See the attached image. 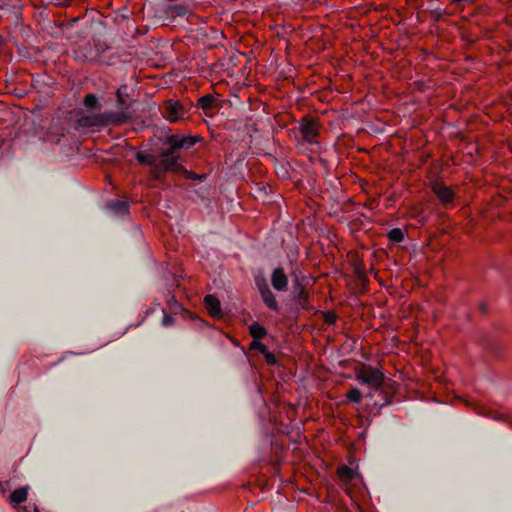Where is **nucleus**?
Returning <instances> with one entry per match:
<instances>
[{"instance_id": "1", "label": "nucleus", "mask_w": 512, "mask_h": 512, "mask_svg": "<svg viewBox=\"0 0 512 512\" xmlns=\"http://www.w3.org/2000/svg\"><path fill=\"white\" fill-rule=\"evenodd\" d=\"M148 163L153 166V174L155 177H159L162 172L166 171L176 173L184 171L179 161V156L176 155L175 151L171 148L162 152L156 162L149 161Z\"/></svg>"}, {"instance_id": "2", "label": "nucleus", "mask_w": 512, "mask_h": 512, "mask_svg": "<svg viewBox=\"0 0 512 512\" xmlns=\"http://www.w3.org/2000/svg\"><path fill=\"white\" fill-rule=\"evenodd\" d=\"M356 379L371 389L381 388L385 376L383 372L372 366H363L356 371Z\"/></svg>"}, {"instance_id": "3", "label": "nucleus", "mask_w": 512, "mask_h": 512, "mask_svg": "<svg viewBox=\"0 0 512 512\" xmlns=\"http://www.w3.org/2000/svg\"><path fill=\"white\" fill-rule=\"evenodd\" d=\"M188 108L178 100H167L162 106V114L171 123L185 119Z\"/></svg>"}, {"instance_id": "4", "label": "nucleus", "mask_w": 512, "mask_h": 512, "mask_svg": "<svg viewBox=\"0 0 512 512\" xmlns=\"http://www.w3.org/2000/svg\"><path fill=\"white\" fill-rule=\"evenodd\" d=\"M121 122V117L114 113H100L90 116H84L79 119V124L83 127L105 126L111 123Z\"/></svg>"}, {"instance_id": "5", "label": "nucleus", "mask_w": 512, "mask_h": 512, "mask_svg": "<svg viewBox=\"0 0 512 512\" xmlns=\"http://www.w3.org/2000/svg\"><path fill=\"white\" fill-rule=\"evenodd\" d=\"M74 58L83 62L98 61V52L97 50H94L93 45L90 42H85L75 48Z\"/></svg>"}, {"instance_id": "6", "label": "nucleus", "mask_w": 512, "mask_h": 512, "mask_svg": "<svg viewBox=\"0 0 512 512\" xmlns=\"http://www.w3.org/2000/svg\"><path fill=\"white\" fill-rule=\"evenodd\" d=\"M196 143V138L192 136H180L171 135L167 138V144H169L172 150L176 149H189Z\"/></svg>"}, {"instance_id": "7", "label": "nucleus", "mask_w": 512, "mask_h": 512, "mask_svg": "<svg viewBox=\"0 0 512 512\" xmlns=\"http://www.w3.org/2000/svg\"><path fill=\"white\" fill-rule=\"evenodd\" d=\"M300 130L305 140L313 142L318 134V124L312 119L304 118L300 124Z\"/></svg>"}, {"instance_id": "8", "label": "nucleus", "mask_w": 512, "mask_h": 512, "mask_svg": "<svg viewBox=\"0 0 512 512\" xmlns=\"http://www.w3.org/2000/svg\"><path fill=\"white\" fill-rule=\"evenodd\" d=\"M271 283L274 289L278 291H283L286 289L288 280L287 277L281 268H277L273 271L271 277Z\"/></svg>"}, {"instance_id": "9", "label": "nucleus", "mask_w": 512, "mask_h": 512, "mask_svg": "<svg viewBox=\"0 0 512 512\" xmlns=\"http://www.w3.org/2000/svg\"><path fill=\"white\" fill-rule=\"evenodd\" d=\"M204 303L209 314L214 318L221 316V305L219 300L213 295H207L204 298Z\"/></svg>"}, {"instance_id": "10", "label": "nucleus", "mask_w": 512, "mask_h": 512, "mask_svg": "<svg viewBox=\"0 0 512 512\" xmlns=\"http://www.w3.org/2000/svg\"><path fill=\"white\" fill-rule=\"evenodd\" d=\"M433 191L443 203H448L453 199V192L451 189L442 183H435L433 185Z\"/></svg>"}, {"instance_id": "11", "label": "nucleus", "mask_w": 512, "mask_h": 512, "mask_svg": "<svg viewBox=\"0 0 512 512\" xmlns=\"http://www.w3.org/2000/svg\"><path fill=\"white\" fill-rule=\"evenodd\" d=\"M28 495V487H21L15 489L10 495V503L19 505L26 501Z\"/></svg>"}, {"instance_id": "12", "label": "nucleus", "mask_w": 512, "mask_h": 512, "mask_svg": "<svg viewBox=\"0 0 512 512\" xmlns=\"http://www.w3.org/2000/svg\"><path fill=\"white\" fill-rule=\"evenodd\" d=\"M262 299L264 303L272 310L277 311L278 310V303L275 299V296L273 293L269 290V288L264 287L263 289H260Z\"/></svg>"}, {"instance_id": "13", "label": "nucleus", "mask_w": 512, "mask_h": 512, "mask_svg": "<svg viewBox=\"0 0 512 512\" xmlns=\"http://www.w3.org/2000/svg\"><path fill=\"white\" fill-rule=\"evenodd\" d=\"M108 207L116 214L125 215L128 212V205L123 201H110Z\"/></svg>"}, {"instance_id": "14", "label": "nucleus", "mask_w": 512, "mask_h": 512, "mask_svg": "<svg viewBox=\"0 0 512 512\" xmlns=\"http://www.w3.org/2000/svg\"><path fill=\"white\" fill-rule=\"evenodd\" d=\"M249 332L254 340H259L266 335L265 328L258 323L251 324L249 327Z\"/></svg>"}, {"instance_id": "15", "label": "nucleus", "mask_w": 512, "mask_h": 512, "mask_svg": "<svg viewBox=\"0 0 512 512\" xmlns=\"http://www.w3.org/2000/svg\"><path fill=\"white\" fill-rule=\"evenodd\" d=\"M296 300L299 306L307 308L308 306V294L303 287L299 286L296 291Z\"/></svg>"}, {"instance_id": "16", "label": "nucleus", "mask_w": 512, "mask_h": 512, "mask_svg": "<svg viewBox=\"0 0 512 512\" xmlns=\"http://www.w3.org/2000/svg\"><path fill=\"white\" fill-rule=\"evenodd\" d=\"M214 102L215 99L212 95H205L199 98L198 105L205 111V113H207V111L212 109Z\"/></svg>"}, {"instance_id": "17", "label": "nucleus", "mask_w": 512, "mask_h": 512, "mask_svg": "<svg viewBox=\"0 0 512 512\" xmlns=\"http://www.w3.org/2000/svg\"><path fill=\"white\" fill-rule=\"evenodd\" d=\"M388 237L393 242H401L404 239V233L399 228H394L389 231Z\"/></svg>"}, {"instance_id": "18", "label": "nucleus", "mask_w": 512, "mask_h": 512, "mask_svg": "<svg viewBox=\"0 0 512 512\" xmlns=\"http://www.w3.org/2000/svg\"><path fill=\"white\" fill-rule=\"evenodd\" d=\"M346 397L350 402L359 403L362 398V394L359 389L353 388L348 391Z\"/></svg>"}, {"instance_id": "19", "label": "nucleus", "mask_w": 512, "mask_h": 512, "mask_svg": "<svg viewBox=\"0 0 512 512\" xmlns=\"http://www.w3.org/2000/svg\"><path fill=\"white\" fill-rule=\"evenodd\" d=\"M338 474L343 480H350L354 477V471L347 466L340 467L338 469Z\"/></svg>"}, {"instance_id": "20", "label": "nucleus", "mask_w": 512, "mask_h": 512, "mask_svg": "<svg viewBox=\"0 0 512 512\" xmlns=\"http://www.w3.org/2000/svg\"><path fill=\"white\" fill-rule=\"evenodd\" d=\"M98 104V101H97V98L95 95L93 94H88L85 96L84 98V105L87 107V108H94L96 107Z\"/></svg>"}, {"instance_id": "21", "label": "nucleus", "mask_w": 512, "mask_h": 512, "mask_svg": "<svg viewBox=\"0 0 512 512\" xmlns=\"http://www.w3.org/2000/svg\"><path fill=\"white\" fill-rule=\"evenodd\" d=\"M92 45H93L94 50H97V52H98V61H99L101 58V54L104 53L108 49V46L106 43L101 42V41H95L94 44H92Z\"/></svg>"}, {"instance_id": "22", "label": "nucleus", "mask_w": 512, "mask_h": 512, "mask_svg": "<svg viewBox=\"0 0 512 512\" xmlns=\"http://www.w3.org/2000/svg\"><path fill=\"white\" fill-rule=\"evenodd\" d=\"M173 323H174L173 317L168 314H164V316L162 318V325L167 327V326H171Z\"/></svg>"}, {"instance_id": "23", "label": "nucleus", "mask_w": 512, "mask_h": 512, "mask_svg": "<svg viewBox=\"0 0 512 512\" xmlns=\"http://www.w3.org/2000/svg\"><path fill=\"white\" fill-rule=\"evenodd\" d=\"M123 89L125 90L126 89V86L123 87ZM117 98H118V101L121 103V104H125V99H124V94L122 92V88H119L117 90Z\"/></svg>"}, {"instance_id": "24", "label": "nucleus", "mask_w": 512, "mask_h": 512, "mask_svg": "<svg viewBox=\"0 0 512 512\" xmlns=\"http://www.w3.org/2000/svg\"><path fill=\"white\" fill-rule=\"evenodd\" d=\"M252 347H253V348H257V349H259V350H261V351H264V350H265V346H264L262 343L258 342V340H254V341H253V343H252Z\"/></svg>"}, {"instance_id": "25", "label": "nucleus", "mask_w": 512, "mask_h": 512, "mask_svg": "<svg viewBox=\"0 0 512 512\" xmlns=\"http://www.w3.org/2000/svg\"><path fill=\"white\" fill-rule=\"evenodd\" d=\"M53 2V4L55 5H59V6H62V5H66L69 0H51Z\"/></svg>"}, {"instance_id": "26", "label": "nucleus", "mask_w": 512, "mask_h": 512, "mask_svg": "<svg viewBox=\"0 0 512 512\" xmlns=\"http://www.w3.org/2000/svg\"><path fill=\"white\" fill-rule=\"evenodd\" d=\"M267 361H268V363H273L274 357L271 354L267 355Z\"/></svg>"}, {"instance_id": "27", "label": "nucleus", "mask_w": 512, "mask_h": 512, "mask_svg": "<svg viewBox=\"0 0 512 512\" xmlns=\"http://www.w3.org/2000/svg\"><path fill=\"white\" fill-rule=\"evenodd\" d=\"M464 0H452L453 3L455 4H460L461 2H463Z\"/></svg>"}, {"instance_id": "28", "label": "nucleus", "mask_w": 512, "mask_h": 512, "mask_svg": "<svg viewBox=\"0 0 512 512\" xmlns=\"http://www.w3.org/2000/svg\"><path fill=\"white\" fill-rule=\"evenodd\" d=\"M326 321H327V322H330V321H332V318H331V317H327V318H326Z\"/></svg>"}, {"instance_id": "29", "label": "nucleus", "mask_w": 512, "mask_h": 512, "mask_svg": "<svg viewBox=\"0 0 512 512\" xmlns=\"http://www.w3.org/2000/svg\"><path fill=\"white\" fill-rule=\"evenodd\" d=\"M138 159H139V161H141V162L145 161V160H144V158H143V157H140V156H139V158H138Z\"/></svg>"}, {"instance_id": "30", "label": "nucleus", "mask_w": 512, "mask_h": 512, "mask_svg": "<svg viewBox=\"0 0 512 512\" xmlns=\"http://www.w3.org/2000/svg\"><path fill=\"white\" fill-rule=\"evenodd\" d=\"M36 512H39V511H36Z\"/></svg>"}]
</instances>
